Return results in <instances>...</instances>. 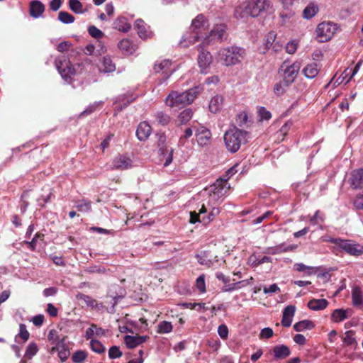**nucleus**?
<instances>
[{
    "label": "nucleus",
    "mask_w": 363,
    "mask_h": 363,
    "mask_svg": "<svg viewBox=\"0 0 363 363\" xmlns=\"http://www.w3.org/2000/svg\"><path fill=\"white\" fill-rule=\"evenodd\" d=\"M270 6L269 0H249L242 2L235 9L236 18L247 17L255 18L262 12L267 11Z\"/></svg>",
    "instance_id": "nucleus-1"
},
{
    "label": "nucleus",
    "mask_w": 363,
    "mask_h": 363,
    "mask_svg": "<svg viewBox=\"0 0 363 363\" xmlns=\"http://www.w3.org/2000/svg\"><path fill=\"white\" fill-rule=\"evenodd\" d=\"M250 133L233 126L228 130L223 136L225 147L230 153L237 152L242 145L248 142Z\"/></svg>",
    "instance_id": "nucleus-2"
},
{
    "label": "nucleus",
    "mask_w": 363,
    "mask_h": 363,
    "mask_svg": "<svg viewBox=\"0 0 363 363\" xmlns=\"http://www.w3.org/2000/svg\"><path fill=\"white\" fill-rule=\"evenodd\" d=\"M198 87L183 92L172 91L166 99V104L172 108H181L191 104L199 94Z\"/></svg>",
    "instance_id": "nucleus-3"
},
{
    "label": "nucleus",
    "mask_w": 363,
    "mask_h": 363,
    "mask_svg": "<svg viewBox=\"0 0 363 363\" xmlns=\"http://www.w3.org/2000/svg\"><path fill=\"white\" fill-rule=\"evenodd\" d=\"M245 55V50L238 46H230L221 49L218 52L220 60L225 66L235 65L241 62Z\"/></svg>",
    "instance_id": "nucleus-4"
},
{
    "label": "nucleus",
    "mask_w": 363,
    "mask_h": 363,
    "mask_svg": "<svg viewBox=\"0 0 363 363\" xmlns=\"http://www.w3.org/2000/svg\"><path fill=\"white\" fill-rule=\"evenodd\" d=\"M328 241L350 255L359 256L363 254V246L352 240L332 238Z\"/></svg>",
    "instance_id": "nucleus-5"
},
{
    "label": "nucleus",
    "mask_w": 363,
    "mask_h": 363,
    "mask_svg": "<svg viewBox=\"0 0 363 363\" xmlns=\"http://www.w3.org/2000/svg\"><path fill=\"white\" fill-rule=\"evenodd\" d=\"M55 65L61 77L67 82L70 81L72 77L76 74V70L69 59L65 55L56 57Z\"/></svg>",
    "instance_id": "nucleus-6"
},
{
    "label": "nucleus",
    "mask_w": 363,
    "mask_h": 363,
    "mask_svg": "<svg viewBox=\"0 0 363 363\" xmlns=\"http://www.w3.org/2000/svg\"><path fill=\"white\" fill-rule=\"evenodd\" d=\"M219 204L220 203L213 204V201L209 200L202 204L199 209V213L203 214L201 217L202 223L208 225L219 215L220 213V210L218 208Z\"/></svg>",
    "instance_id": "nucleus-7"
},
{
    "label": "nucleus",
    "mask_w": 363,
    "mask_h": 363,
    "mask_svg": "<svg viewBox=\"0 0 363 363\" xmlns=\"http://www.w3.org/2000/svg\"><path fill=\"white\" fill-rule=\"evenodd\" d=\"M206 22L203 14L198 15L196 18L192 21L190 28L194 33V39L192 40H190V42L194 43L199 40L206 39Z\"/></svg>",
    "instance_id": "nucleus-8"
},
{
    "label": "nucleus",
    "mask_w": 363,
    "mask_h": 363,
    "mask_svg": "<svg viewBox=\"0 0 363 363\" xmlns=\"http://www.w3.org/2000/svg\"><path fill=\"white\" fill-rule=\"evenodd\" d=\"M227 179H219L209 188L208 200L213 201V204L220 203V198L226 194L228 188L226 187Z\"/></svg>",
    "instance_id": "nucleus-9"
},
{
    "label": "nucleus",
    "mask_w": 363,
    "mask_h": 363,
    "mask_svg": "<svg viewBox=\"0 0 363 363\" xmlns=\"http://www.w3.org/2000/svg\"><path fill=\"white\" fill-rule=\"evenodd\" d=\"M191 127H194L197 143L201 147L208 145L211 140V133L209 129L199 123H193Z\"/></svg>",
    "instance_id": "nucleus-10"
},
{
    "label": "nucleus",
    "mask_w": 363,
    "mask_h": 363,
    "mask_svg": "<svg viewBox=\"0 0 363 363\" xmlns=\"http://www.w3.org/2000/svg\"><path fill=\"white\" fill-rule=\"evenodd\" d=\"M172 61L169 60H163L157 61L153 66L155 73H162V77L158 80V84H162L172 74L174 70L171 69Z\"/></svg>",
    "instance_id": "nucleus-11"
},
{
    "label": "nucleus",
    "mask_w": 363,
    "mask_h": 363,
    "mask_svg": "<svg viewBox=\"0 0 363 363\" xmlns=\"http://www.w3.org/2000/svg\"><path fill=\"white\" fill-rule=\"evenodd\" d=\"M157 147L159 149L160 153L165 156L167 155L164 163V166L167 167L171 164L173 160V148H169L166 145V140L167 137L164 133H158L157 134Z\"/></svg>",
    "instance_id": "nucleus-12"
},
{
    "label": "nucleus",
    "mask_w": 363,
    "mask_h": 363,
    "mask_svg": "<svg viewBox=\"0 0 363 363\" xmlns=\"http://www.w3.org/2000/svg\"><path fill=\"white\" fill-rule=\"evenodd\" d=\"M300 68L301 62L298 61L291 65H286V62L282 64L281 69L284 70V82L285 86H288L290 84L294 82Z\"/></svg>",
    "instance_id": "nucleus-13"
},
{
    "label": "nucleus",
    "mask_w": 363,
    "mask_h": 363,
    "mask_svg": "<svg viewBox=\"0 0 363 363\" xmlns=\"http://www.w3.org/2000/svg\"><path fill=\"white\" fill-rule=\"evenodd\" d=\"M335 30V24L331 22H322L317 27L316 34L320 42H325L332 38Z\"/></svg>",
    "instance_id": "nucleus-14"
},
{
    "label": "nucleus",
    "mask_w": 363,
    "mask_h": 363,
    "mask_svg": "<svg viewBox=\"0 0 363 363\" xmlns=\"http://www.w3.org/2000/svg\"><path fill=\"white\" fill-rule=\"evenodd\" d=\"M198 64L201 73H207V69L212 62V55L208 51H205L201 47L198 48Z\"/></svg>",
    "instance_id": "nucleus-15"
},
{
    "label": "nucleus",
    "mask_w": 363,
    "mask_h": 363,
    "mask_svg": "<svg viewBox=\"0 0 363 363\" xmlns=\"http://www.w3.org/2000/svg\"><path fill=\"white\" fill-rule=\"evenodd\" d=\"M135 28L139 37L142 39L150 38L152 36V32L149 30V26L144 22L143 20L139 18L135 22Z\"/></svg>",
    "instance_id": "nucleus-16"
},
{
    "label": "nucleus",
    "mask_w": 363,
    "mask_h": 363,
    "mask_svg": "<svg viewBox=\"0 0 363 363\" xmlns=\"http://www.w3.org/2000/svg\"><path fill=\"white\" fill-rule=\"evenodd\" d=\"M149 339L147 335H125L124 342L128 348H135L146 342Z\"/></svg>",
    "instance_id": "nucleus-17"
},
{
    "label": "nucleus",
    "mask_w": 363,
    "mask_h": 363,
    "mask_svg": "<svg viewBox=\"0 0 363 363\" xmlns=\"http://www.w3.org/2000/svg\"><path fill=\"white\" fill-rule=\"evenodd\" d=\"M152 133L151 126L145 121L141 122L138 125L136 136L140 141L146 140Z\"/></svg>",
    "instance_id": "nucleus-18"
},
{
    "label": "nucleus",
    "mask_w": 363,
    "mask_h": 363,
    "mask_svg": "<svg viewBox=\"0 0 363 363\" xmlns=\"http://www.w3.org/2000/svg\"><path fill=\"white\" fill-rule=\"evenodd\" d=\"M295 311L296 307L294 306L289 305L284 308L281 322L282 326L285 328H289L291 326Z\"/></svg>",
    "instance_id": "nucleus-19"
},
{
    "label": "nucleus",
    "mask_w": 363,
    "mask_h": 363,
    "mask_svg": "<svg viewBox=\"0 0 363 363\" xmlns=\"http://www.w3.org/2000/svg\"><path fill=\"white\" fill-rule=\"evenodd\" d=\"M225 26L220 25L214 28L209 33V35L206 37L205 40L208 42L211 40L222 41L225 34Z\"/></svg>",
    "instance_id": "nucleus-20"
},
{
    "label": "nucleus",
    "mask_w": 363,
    "mask_h": 363,
    "mask_svg": "<svg viewBox=\"0 0 363 363\" xmlns=\"http://www.w3.org/2000/svg\"><path fill=\"white\" fill-rule=\"evenodd\" d=\"M44 11L45 6L41 1L34 0L30 3L29 13L32 17L35 18H39Z\"/></svg>",
    "instance_id": "nucleus-21"
},
{
    "label": "nucleus",
    "mask_w": 363,
    "mask_h": 363,
    "mask_svg": "<svg viewBox=\"0 0 363 363\" xmlns=\"http://www.w3.org/2000/svg\"><path fill=\"white\" fill-rule=\"evenodd\" d=\"M351 314V309L338 308L333 311L331 314V318L335 323H339L348 318Z\"/></svg>",
    "instance_id": "nucleus-22"
},
{
    "label": "nucleus",
    "mask_w": 363,
    "mask_h": 363,
    "mask_svg": "<svg viewBox=\"0 0 363 363\" xmlns=\"http://www.w3.org/2000/svg\"><path fill=\"white\" fill-rule=\"evenodd\" d=\"M273 353L276 359H283L290 355L291 351L288 346L285 345H279L273 347Z\"/></svg>",
    "instance_id": "nucleus-23"
},
{
    "label": "nucleus",
    "mask_w": 363,
    "mask_h": 363,
    "mask_svg": "<svg viewBox=\"0 0 363 363\" xmlns=\"http://www.w3.org/2000/svg\"><path fill=\"white\" fill-rule=\"evenodd\" d=\"M350 182L355 189L363 187V167L352 172Z\"/></svg>",
    "instance_id": "nucleus-24"
},
{
    "label": "nucleus",
    "mask_w": 363,
    "mask_h": 363,
    "mask_svg": "<svg viewBox=\"0 0 363 363\" xmlns=\"http://www.w3.org/2000/svg\"><path fill=\"white\" fill-rule=\"evenodd\" d=\"M118 47L125 55H131L135 51V46L129 39L121 40L118 44Z\"/></svg>",
    "instance_id": "nucleus-25"
},
{
    "label": "nucleus",
    "mask_w": 363,
    "mask_h": 363,
    "mask_svg": "<svg viewBox=\"0 0 363 363\" xmlns=\"http://www.w3.org/2000/svg\"><path fill=\"white\" fill-rule=\"evenodd\" d=\"M223 98L220 95L213 96L209 103V110L213 113L219 112L223 107Z\"/></svg>",
    "instance_id": "nucleus-26"
},
{
    "label": "nucleus",
    "mask_w": 363,
    "mask_h": 363,
    "mask_svg": "<svg viewBox=\"0 0 363 363\" xmlns=\"http://www.w3.org/2000/svg\"><path fill=\"white\" fill-rule=\"evenodd\" d=\"M320 69L315 62H312L306 66L303 69V74L308 79L315 78L319 73Z\"/></svg>",
    "instance_id": "nucleus-27"
},
{
    "label": "nucleus",
    "mask_w": 363,
    "mask_h": 363,
    "mask_svg": "<svg viewBox=\"0 0 363 363\" xmlns=\"http://www.w3.org/2000/svg\"><path fill=\"white\" fill-rule=\"evenodd\" d=\"M328 305V301L326 299H315L313 298L308 301V307L313 311H321L325 309Z\"/></svg>",
    "instance_id": "nucleus-28"
},
{
    "label": "nucleus",
    "mask_w": 363,
    "mask_h": 363,
    "mask_svg": "<svg viewBox=\"0 0 363 363\" xmlns=\"http://www.w3.org/2000/svg\"><path fill=\"white\" fill-rule=\"evenodd\" d=\"M132 166V160L130 157L120 155L116 161H115V169L124 170Z\"/></svg>",
    "instance_id": "nucleus-29"
},
{
    "label": "nucleus",
    "mask_w": 363,
    "mask_h": 363,
    "mask_svg": "<svg viewBox=\"0 0 363 363\" xmlns=\"http://www.w3.org/2000/svg\"><path fill=\"white\" fill-rule=\"evenodd\" d=\"M76 298L77 300L82 301V303L87 307H90L91 308H96L98 307L99 304L96 300L92 298L88 295L78 293L76 295Z\"/></svg>",
    "instance_id": "nucleus-30"
},
{
    "label": "nucleus",
    "mask_w": 363,
    "mask_h": 363,
    "mask_svg": "<svg viewBox=\"0 0 363 363\" xmlns=\"http://www.w3.org/2000/svg\"><path fill=\"white\" fill-rule=\"evenodd\" d=\"M352 304L355 307L361 306L363 304L362 291L360 287L355 286L352 290Z\"/></svg>",
    "instance_id": "nucleus-31"
},
{
    "label": "nucleus",
    "mask_w": 363,
    "mask_h": 363,
    "mask_svg": "<svg viewBox=\"0 0 363 363\" xmlns=\"http://www.w3.org/2000/svg\"><path fill=\"white\" fill-rule=\"evenodd\" d=\"M319 11L318 6L313 2L309 3L303 11V17L306 19H311Z\"/></svg>",
    "instance_id": "nucleus-32"
},
{
    "label": "nucleus",
    "mask_w": 363,
    "mask_h": 363,
    "mask_svg": "<svg viewBox=\"0 0 363 363\" xmlns=\"http://www.w3.org/2000/svg\"><path fill=\"white\" fill-rule=\"evenodd\" d=\"M131 28V25L128 22L125 17H118L115 21V29L123 33L128 32Z\"/></svg>",
    "instance_id": "nucleus-33"
},
{
    "label": "nucleus",
    "mask_w": 363,
    "mask_h": 363,
    "mask_svg": "<svg viewBox=\"0 0 363 363\" xmlns=\"http://www.w3.org/2000/svg\"><path fill=\"white\" fill-rule=\"evenodd\" d=\"M314 327L315 324L313 322L309 320H303L294 325V329L297 332H301L304 330H311Z\"/></svg>",
    "instance_id": "nucleus-34"
},
{
    "label": "nucleus",
    "mask_w": 363,
    "mask_h": 363,
    "mask_svg": "<svg viewBox=\"0 0 363 363\" xmlns=\"http://www.w3.org/2000/svg\"><path fill=\"white\" fill-rule=\"evenodd\" d=\"M104 334V330L101 328L97 327L95 324H91V327L86 330L85 337L89 340L94 335L98 337L102 336Z\"/></svg>",
    "instance_id": "nucleus-35"
},
{
    "label": "nucleus",
    "mask_w": 363,
    "mask_h": 363,
    "mask_svg": "<svg viewBox=\"0 0 363 363\" xmlns=\"http://www.w3.org/2000/svg\"><path fill=\"white\" fill-rule=\"evenodd\" d=\"M155 118L157 123L162 126H165L169 124L171 120L170 116L162 111H157L155 113Z\"/></svg>",
    "instance_id": "nucleus-36"
},
{
    "label": "nucleus",
    "mask_w": 363,
    "mask_h": 363,
    "mask_svg": "<svg viewBox=\"0 0 363 363\" xmlns=\"http://www.w3.org/2000/svg\"><path fill=\"white\" fill-rule=\"evenodd\" d=\"M247 284L246 281H237L234 282L233 284H228L223 286L221 289L222 291L223 292H231L235 290L240 289L243 287H245V284Z\"/></svg>",
    "instance_id": "nucleus-37"
},
{
    "label": "nucleus",
    "mask_w": 363,
    "mask_h": 363,
    "mask_svg": "<svg viewBox=\"0 0 363 363\" xmlns=\"http://www.w3.org/2000/svg\"><path fill=\"white\" fill-rule=\"evenodd\" d=\"M100 69L105 73H109L113 71V64L111 56L104 57Z\"/></svg>",
    "instance_id": "nucleus-38"
},
{
    "label": "nucleus",
    "mask_w": 363,
    "mask_h": 363,
    "mask_svg": "<svg viewBox=\"0 0 363 363\" xmlns=\"http://www.w3.org/2000/svg\"><path fill=\"white\" fill-rule=\"evenodd\" d=\"M355 333L353 330H347L345 333V336L342 338L344 344L347 346H356L357 341L355 338Z\"/></svg>",
    "instance_id": "nucleus-39"
},
{
    "label": "nucleus",
    "mask_w": 363,
    "mask_h": 363,
    "mask_svg": "<svg viewBox=\"0 0 363 363\" xmlns=\"http://www.w3.org/2000/svg\"><path fill=\"white\" fill-rule=\"evenodd\" d=\"M192 116L193 112L191 108H186L184 111H182L178 116L179 125L186 124L191 119Z\"/></svg>",
    "instance_id": "nucleus-40"
},
{
    "label": "nucleus",
    "mask_w": 363,
    "mask_h": 363,
    "mask_svg": "<svg viewBox=\"0 0 363 363\" xmlns=\"http://www.w3.org/2000/svg\"><path fill=\"white\" fill-rule=\"evenodd\" d=\"M121 286H118L117 288L115 287V303L117 300L119 298H122L126 295V289L125 286V279H122L120 280Z\"/></svg>",
    "instance_id": "nucleus-41"
},
{
    "label": "nucleus",
    "mask_w": 363,
    "mask_h": 363,
    "mask_svg": "<svg viewBox=\"0 0 363 363\" xmlns=\"http://www.w3.org/2000/svg\"><path fill=\"white\" fill-rule=\"evenodd\" d=\"M48 339L52 345H59V343H64V338L60 340L58 335V332L55 329L50 330L49 331Z\"/></svg>",
    "instance_id": "nucleus-42"
},
{
    "label": "nucleus",
    "mask_w": 363,
    "mask_h": 363,
    "mask_svg": "<svg viewBox=\"0 0 363 363\" xmlns=\"http://www.w3.org/2000/svg\"><path fill=\"white\" fill-rule=\"evenodd\" d=\"M248 116L245 112H241L236 116V123L240 128H247L248 126Z\"/></svg>",
    "instance_id": "nucleus-43"
},
{
    "label": "nucleus",
    "mask_w": 363,
    "mask_h": 363,
    "mask_svg": "<svg viewBox=\"0 0 363 363\" xmlns=\"http://www.w3.org/2000/svg\"><path fill=\"white\" fill-rule=\"evenodd\" d=\"M74 19V17L67 11H60L58 13V20L65 24L72 23Z\"/></svg>",
    "instance_id": "nucleus-44"
},
{
    "label": "nucleus",
    "mask_w": 363,
    "mask_h": 363,
    "mask_svg": "<svg viewBox=\"0 0 363 363\" xmlns=\"http://www.w3.org/2000/svg\"><path fill=\"white\" fill-rule=\"evenodd\" d=\"M87 357V354L85 351L77 350L73 353L72 359L74 363H82Z\"/></svg>",
    "instance_id": "nucleus-45"
},
{
    "label": "nucleus",
    "mask_w": 363,
    "mask_h": 363,
    "mask_svg": "<svg viewBox=\"0 0 363 363\" xmlns=\"http://www.w3.org/2000/svg\"><path fill=\"white\" fill-rule=\"evenodd\" d=\"M70 9L75 13H82L83 8L82 3L78 0H69Z\"/></svg>",
    "instance_id": "nucleus-46"
},
{
    "label": "nucleus",
    "mask_w": 363,
    "mask_h": 363,
    "mask_svg": "<svg viewBox=\"0 0 363 363\" xmlns=\"http://www.w3.org/2000/svg\"><path fill=\"white\" fill-rule=\"evenodd\" d=\"M276 247H277V250H279V254H281L283 252L295 251L297 249L298 245H294V244L287 245H286V243L283 242L278 245H276Z\"/></svg>",
    "instance_id": "nucleus-47"
},
{
    "label": "nucleus",
    "mask_w": 363,
    "mask_h": 363,
    "mask_svg": "<svg viewBox=\"0 0 363 363\" xmlns=\"http://www.w3.org/2000/svg\"><path fill=\"white\" fill-rule=\"evenodd\" d=\"M90 347L91 350L98 353L101 354L105 352V347L98 340H91L90 342Z\"/></svg>",
    "instance_id": "nucleus-48"
},
{
    "label": "nucleus",
    "mask_w": 363,
    "mask_h": 363,
    "mask_svg": "<svg viewBox=\"0 0 363 363\" xmlns=\"http://www.w3.org/2000/svg\"><path fill=\"white\" fill-rule=\"evenodd\" d=\"M76 208L79 211L86 213L89 212L91 210V206L90 202L86 201L85 200H82L81 201H77L76 203Z\"/></svg>",
    "instance_id": "nucleus-49"
},
{
    "label": "nucleus",
    "mask_w": 363,
    "mask_h": 363,
    "mask_svg": "<svg viewBox=\"0 0 363 363\" xmlns=\"http://www.w3.org/2000/svg\"><path fill=\"white\" fill-rule=\"evenodd\" d=\"M172 325L170 322L162 321L158 325L157 332L159 333H168L172 330Z\"/></svg>",
    "instance_id": "nucleus-50"
},
{
    "label": "nucleus",
    "mask_w": 363,
    "mask_h": 363,
    "mask_svg": "<svg viewBox=\"0 0 363 363\" xmlns=\"http://www.w3.org/2000/svg\"><path fill=\"white\" fill-rule=\"evenodd\" d=\"M38 351V347L36 343L30 342L26 348L25 356L28 359H31L34 355L37 354Z\"/></svg>",
    "instance_id": "nucleus-51"
},
{
    "label": "nucleus",
    "mask_w": 363,
    "mask_h": 363,
    "mask_svg": "<svg viewBox=\"0 0 363 363\" xmlns=\"http://www.w3.org/2000/svg\"><path fill=\"white\" fill-rule=\"evenodd\" d=\"M294 268L298 272L306 273L307 275L313 274V267L306 266L303 263H296Z\"/></svg>",
    "instance_id": "nucleus-52"
},
{
    "label": "nucleus",
    "mask_w": 363,
    "mask_h": 363,
    "mask_svg": "<svg viewBox=\"0 0 363 363\" xmlns=\"http://www.w3.org/2000/svg\"><path fill=\"white\" fill-rule=\"evenodd\" d=\"M325 220V215L320 211H316L313 217L310 219V223L313 225L321 223Z\"/></svg>",
    "instance_id": "nucleus-53"
},
{
    "label": "nucleus",
    "mask_w": 363,
    "mask_h": 363,
    "mask_svg": "<svg viewBox=\"0 0 363 363\" xmlns=\"http://www.w3.org/2000/svg\"><path fill=\"white\" fill-rule=\"evenodd\" d=\"M88 33L91 37L96 39L101 38L104 36V33L94 26H89Z\"/></svg>",
    "instance_id": "nucleus-54"
},
{
    "label": "nucleus",
    "mask_w": 363,
    "mask_h": 363,
    "mask_svg": "<svg viewBox=\"0 0 363 363\" xmlns=\"http://www.w3.org/2000/svg\"><path fill=\"white\" fill-rule=\"evenodd\" d=\"M69 351L65 347V343H62L61 347L58 351V357L61 359L62 362L66 361L69 356Z\"/></svg>",
    "instance_id": "nucleus-55"
},
{
    "label": "nucleus",
    "mask_w": 363,
    "mask_h": 363,
    "mask_svg": "<svg viewBox=\"0 0 363 363\" xmlns=\"http://www.w3.org/2000/svg\"><path fill=\"white\" fill-rule=\"evenodd\" d=\"M258 115L260 121H268L272 118L271 113L263 106L259 108Z\"/></svg>",
    "instance_id": "nucleus-56"
},
{
    "label": "nucleus",
    "mask_w": 363,
    "mask_h": 363,
    "mask_svg": "<svg viewBox=\"0 0 363 363\" xmlns=\"http://www.w3.org/2000/svg\"><path fill=\"white\" fill-rule=\"evenodd\" d=\"M43 234H41L40 233H37L34 238L32 239L31 241H26V244L28 245V248L31 250H34L36 247V242L38 239H42L43 238Z\"/></svg>",
    "instance_id": "nucleus-57"
},
{
    "label": "nucleus",
    "mask_w": 363,
    "mask_h": 363,
    "mask_svg": "<svg viewBox=\"0 0 363 363\" xmlns=\"http://www.w3.org/2000/svg\"><path fill=\"white\" fill-rule=\"evenodd\" d=\"M196 285L201 292L203 293L206 291L205 276L203 274L200 275L197 278Z\"/></svg>",
    "instance_id": "nucleus-58"
},
{
    "label": "nucleus",
    "mask_w": 363,
    "mask_h": 363,
    "mask_svg": "<svg viewBox=\"0 0 363 363\" xmlns=\"http://www.w3.org/2000/svg\"><path fill=\"white\" fill-rule=\"evenodd\" d=\"M18 335L24 341H27L30 337V334L26 329V326L24 324H20Z\"/></svg>",
    "instance_id": "nucleus-59"
},
{
    "label": "nucleus",
    "mask_w": 363,
    "mask_h": 363,
    "mask_svg": "<svg viewBox=\"0 0 363 363\" xmlns=\"http://www.w3.org/2000/svg\"><path fill=\"white\" fill-rule=\"evenodd\" d=\"M276 33L274 31H271L268 33L266 35V48H269L270 47L274 45V43L276 39Z\"/></svg>",
    "instance_id": "nucleus-60"
},
{
    "label": "nucleus",
    "mask_w": 363,
    "mask_h": 363,
    "mask_svg": "<svg viewBox=\"0 0 363 363\" xmlns=\"http://www.w3.org/2000/svg\"><path fill=\"white\" fill-rule=\"evenodd\" d=\"M101 105V103L96 102L93 104L89 105L84 111L80 114V116H86L92 113L98 106Z\"/></svg>",
    "instance_id": "nucleus-61"
},
{
    "label": "nucleus",
    "mask_w": 363,
    "mask_h": 363,
    "mask_svg": "<svg viewBox=\"0 0 363 363\" xmlns=\"http://www.w3.org/2000/svg\"><path fill=\"white\" fill-rule=\"evenodd\" d=\"M201 216L202 217L203 214H201L199 211L198 213L196 211H191L189 222L192 224H194L197 222L202 223Z\"/></svg>",
    "instance_id": "nucleus-62"
},
{
    "label": "nucleus",
    "mask_w": 363,
    "mask_h": 363,
    "mask_svg": "<svg viewBox=\"0 0 363 363\" xmlns=\"http://www.w3.org/2000/svg\"><path fill=\"white\" fill-rule=\"evenodd\" d=\"M218 333L222 339H226L228 335V327L224 324L219 325L218 328Z\"/></svg>",
    "instance_id": "nucleus-63"
},
{
    "label": "nucleus",
    "mask_w": 363,
    "mask_h": 363,
    "mask_svg": "<svg viewBox=\"0 0 363 363\" xmlns=\"http://www.w3.org/2000/svg\"><path fill=\"white\" fill-rule=\"evenodd\" d=\"M297 43L294 40L289 42L286 45V51L289 54H294L297 50Z\"/></svg>",
    "instance_id": "nucleus-64"
}]
</instances>
